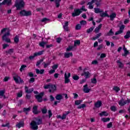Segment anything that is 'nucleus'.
Returning <instances> with one entry per match:
<instances>
[{
	"label": "nucleus",
	"mask_w": 130,
	"mask_h": 130,
	"mask_svg": "<svg viewBox=\"0 0 130 130\" xmlns=\"http://www.w3.org/2000/svg\"><path fill=\"white\" fill-rule=\"evenodd\" d=\"M36 121H32L30 123V128L33 130H37L38 129V125L40 124H42V119L35 118Z\"/></svg>",
	"instance_id": "nucleus-1"
},
{
	"label": "nucleus",
	"mask_w": 130,
	"mask_h": 130,
	"mask_svg": "<svg viewBox=\"0 0 130 130\" xmlns=\"http://www.w3.org/2000/svg\"><path fill=\"white\" fill-rule=\"evenodd\" d=\"M14 6L16 7V10L19 11L22 8H24L25 2H24V0H16Z\"/></svg>",
	"instance_id": "nucleus-2"
},
{
	"label": "nucleus",
	"mask_w": 130,
	"mask_h": 130,
	"mask_svg": "<svg viewBox=\"0 0 130 130\" xmlns=\"http://www.w3.org/2000/svg\"><path fill=\"white\" fill-rule=\"evenodd\" d=\"M19 14L20 16H23V17H28V16H31L32 15V13L30 11H26L25 10H21Z\"/></svg>",
	"instance_id": "nucleus-3"
},
{
	"label": "nucleus",
	"mask_w": 130,
	"mask_h": 130,
	"mask_svg": "<svg viewBox=\"0 0 130 130\" xmlns=\"http://www.w3.org/2000/svg\"><path fill=\"white\" fill-rule=\"evenodd\" d=\"M9 36H10V33L5 34L2 37L3 41H5L7 43H11V39L9 38Z\"/></svg>",
	"instance_id": "nucleus-4"
},
{
	"label": "nucleus",
	"mask_w": 130,
	"mask_h": 130,
	"mask_svg": "<svg viewBox=\"0 0 130 130\" xmlns=\"http://www.w3.org/2000/svg\"><path fill=\"white\" fill-rule=\"evenodd\" d=\"M82 12L80 9H75L74 12L72 13V16L73 18H75V17H78V16L80 15Z\"/></svg>",
	"instance_id": "nucleus-5"
},
{
	"label": "nucleus",
	"mask_w": 130,
	"mask_h": 130,
	"mask_svg": "<svg viewBox=\"0 0 130 130\" xmlns=\"http://www.w3.org/2000/svg\"><path fill=\"white\" fill-rule=\"evenodd\" d=\"M13 79H14L15 83H16V84H20V83H24V80H23V79H21V77H20V76H19L18 75L14 76Z\"/></svg>",
	"instance_id": "nucleus-6"
},
{
	"label": "nucleus",
	"mask_w": 130,
	"mask_h": 130,
	"mask_svg": "<svg viewBox=\"0 0 130 130\" xmlns=\"http://www.w3.org/2000/svg\"><path fill=\"white\" fill-rule=\"evenodd\" d=\"M119 105L120 106H124L125 104H128V103H130V100L127 99V100L124 101V99L123 98H121V100L118 102Z\"/></svg>",
	"instance_id": "nucleus-7"
},
{
	"label": "nucleus",
	"mask_w": 130,
	"mask_h": 130,
	"mask_svg": "<svg viewBox=\"0 0 130 130\" xmlns=\"http://www.w3.org/2000/svg\"><path fill=\"white\" fill-rule=\"evenodd\" d=\"M44 52V51H40L38 52H36L34 53V55L29 56V59L31 60L34 58V57H36V56H38V55H42L43 54V53Z\"/></svg>",
	"instance_id": "nucleus-8"
},
{
	"label": "nucleus",
	"mask_w": 130,
	"mask_h": 130,
	"mask_svg": "<svg viewBox=\"0 0 130 130\" xmlns=\"http://www.w3.org/2000/svg\"><path fill=\"white\" fill-rule=\"evenodd\" d=\"M44 96V92H41L39 94L36 95V99H37L38 102H42L43 100L42 96Z\"/></svg>",
	"instance_id": "nucleus-9"
},
{
	"label": "nucleus",
	"mask_w": 130,
	"mask_h": 130,
	"mask_svg": "<svg viewBox=\"0 0 130 130\" xmlns=\"http://www.w3.org/2000/svg\"><path fill=\"white\" fill-rule=\"evenodd\" d=\"M71 77V73H68V75H67V73L64 74V83L65 84H69L71 82V80L69 79Z\"/></svg>",
	"instance_id": "nucleus-10"
},
{
	"label": "nucleus",
	"mask_w": 130,
	"mask_h": 130,
	"mask_svg": "<svg viewBox=\"0 0 130 130\" xmlns=\"http://www.w3.org/2000/svg\"><path fill=\"white\" fill-rule=\"evenodd\" d=\"M86 70H87V69H85L83 70V73L81 74V76H84L85 79H88L90 78V72H89V71L86 72Z\"/></svg>",
	"instance_id": "nucleus-11"
},
{
	"label": "nucleus",
	"mask_w": 130,
	"mask_h": 130,
	"mask_svg": "<svg viewBox=\"0 0 130 130\" xmlns=\"http://www.w3.org/2000/svg\"><path fill=\"white\" fill-rule=\"evenodd\" d=\"M50 2H51V3H53V2H55L56 8H59L61 0H50Z\"/></svg>",
	"instance_id": "nucleus-12"
},
{
	"label": "nucleus",
	"mask_w": 130,
	"mask_h": 130,
	"mask_svg": "<svg viewBox=\"0 0 130 130\" xmlns=\"http://www.w3.org/2000/svg\"><path fill=\"white\" fill-rule=\"evenodd\" d=\"M100 16L101 17V18H105V17L109 18V15L107 13V11H105V12L104 11H103V12H101Z\"/></svg>",
	"instance_id": "nucleus-13"
},
{
	"label": "nucleus",
	"mask_w": 130,
	"mask_h": 130,
	"mask_svg": "<svg viewBox=\"0 0 130 130\" xmlns=\"http://www.w3.org/2000/svg\"><path fill=\"white\" fill-rule=\"evenodd\" d=\"M95 0H92L91 2H89L87 3V6H88L89 9H90V10H93V9H94V6H93V4H94L95 3Z\"/></svg>",
	"instance_id": "nucleus-14"
},
{
	"label": "nucleus",
	"mask_w": 130,
	"mask_h": 130,
	"mask_svg": "<svg viewBox=\"0 0 130 130\" xmlns=\"http://www.w3.org/2000/svg\"><path fill=\"white\" fill-rule=\"evenodd\" d=\"M123 50L124 51V53L122 54V56H126L128 54H129V52L125 48V46H123Z\"/></svg>",
	"instance_id": "nucleus-15"
},
{
	"label": "nucleus",
	"mask_w": 130,
	"mask_h": 130,
	"mask_svg": "<svg viewBox=\"0 0 130 130\" xmlns=\"http://www.w3.org/2000/svg\"><path fill=\"white\" fill-rule=\"evenodd\" d=\"M55 90H56V86L55 85L51 84L49 90L50 93H53Z\"/></svg>",
	"instance_id": "nucleus-16"
},
{
	"label": "nucleus",
	"mask_w": 130,
	"mask_h": 130,
	"mask_svg": "<svg viewBox=\"0 0 130 130\" xmlns=\"http://www.w3.org/2000/svg\"><path fill=\"white\" fill-rule=\"evenodd\" d=\"M25 93L27 94H31L34 91V88H31L29 89L27 86L25 87Z\"/></svg>",
	"instance_id": "nucleus-17"
},
{
	"label": "nucleus",
	"mask_w": 130,
	"mask_h": 130,
	"mask_svg": "<svg viewBox=\"0 0 130 130\" xmlns=\"http://www.w3.org/2000/svg\"><path fill=\"white\" fill-rule=\"evenodd\" d=\"M3 5H7V6H11L12 5V0H4L2 2Z\"/></svg>",
	"instance_id": "nucleus-18"
},
{
	"label": "nucleus",
	"mask_w": 130,
	"mask_h": 130,
	"mask_svg": "<svg viewBox=\"0 0 130 130\" xmlns=\"http://www.w3.org/2000/svg\"><path fill=\"white\" fill-rule=\"evenodd\" d=\"M91 89L88 88V84H85L83 86V91L84 93H89Z\"/></svg>",
	"instance_id": "nucleus-19"
},
{
	"label": "nucleus",
	"mask_w": 130,
	"mask_h": 130,
	"mask_svg": "<svg viewBox=\"0 0 130 130\" xmlns=\"http://www.w3.org/2000/svg\"><path fill=\"white\" fill-rule=\"evenodd\" d=\"M36 72L37 75H43L44 74V69H41V70H39L38 69H36Z\"/></svg>",
	"instance_id": "nucleus-20"
},
{
	"label": "nucleus",
	"mask_w": 130,
	"mask_h": 130,
	"mask_svg": "<svg viewBox=\"0 0 130 130\" xmlns=\"http://www.w3.org/2000/svg\"><path fill=\"white\" fill-rule=\"evenodd\" d=\"M102 105V102H101V101H98L97 102H96L94 104V106L96 108H99L100 107H101Z\"/></svg>",
	"instance_id": "nucleus-21"
},
{
	"label": "nucleus",
	"mask_w": 130,
	"mask_h": 130,
	"mask_svg": "<svg viewBox=\"0 0 130 130\" xmlns=\"http://www.w3.org/2000/svg\"><path fill=\"white\" fill-rule=\"evenodd\" d=\"M109 17L111 21H113L115 18H116V14L115 13H112L109 15Z\"/></svg>",
	"instance_id": "nucleus-22"
},
{
	"label": "nucleus",
	"mask_w": 130,
	"mask_h": 130,
	"mask_svg": "<svg viewBox=\"0 0 130 130\" xmlns=\"http://www.w3.org/2000/svg\"><path fill=\"white\" fill-rule=\"evenodd\" d=\"M38 107L37 106H35L32 108V112L34 114H38Z\"/></svg>",
	"instance_id": "nucleus-23"
},
{
	"label": "nucleus",
	"mask_w": 130,
	"mask_h": 130,
	"mask_svg": "<svg viewBox=\"0 0 130 130\" xmlns=\"http://www.w3.org/2000/svg\"><path fill=\"white\" fill-rule=\"evenodd\" d=\"M124 28H125V26H124V25H122L120 27L119 30L116 31L115 33H122L123 32V30H124Z\"/></svg>",
	"instance_id": "nucleus-24"
},
{
	"label": "nucleus",
	"mask_w": 130,
	"mask_h": 130,
	"mask_svg": "<svg viewBox=\"0 0 130 130\" xmlns=\"http://www.w3.org/2000/svg\"><path fill=\"white\" fill-rule=\"evenodd\" d=\"M117 63H118V67L120 69H123V67H124L123 63H122V62H120V60H117Z\"/></svg>",
	"instance_id": "nucleus-25"
},
{
	"label": "nucleus",
	"mask_w": 130,
	"mask_h": 130,
	"mask_svg": "<svg viewBox=\"0 0 130 130\" xmlns=\"http://www.w3.org/2000/svg\"><path fill=\"white\" fill-rule=\"evenodd\" d=\"M94 10L95 14H101V13H103V10H100V8H94Z\"/></svg>",
	"instance_id": "nucleus-26"
},
{
	"label": "nucleus",
	"mask_w": 130,
	"mask_h": 130,
	"mask_svg": "<svg viewBox=\"0 0 130 130\" xmlns=\"http://www.w3.org/2000/svg\"><path fill=\"white\" fill-rule=\"evenodd\" d=\"M49 21H50V19L45 17L41 20V22H42V23H45V24H47V22H49Z\"/></svg>",
	"instance_id": "nucleus-27"
},
{
	"label": "nucleus",
	"mask_w": 130,
	"mask_h": 130,
	"mask_svg": "<svg viewBox=\"0 0 130 130\" xmlns=\"http://www.w3.org/2000/svg\"><path fill=\"white\" fill-rule=\"evenodd\" d=\"M1 33H10V29L8 28H4L1 31Z\"/></svg>",
	"instance_id": "nucleus-28"
},
{
	"label": "nucleus",
	"mask_w": 130,
	"mask_h": 130,
	"mask_svg": "<svg viewBox=\"0 0 130 130\" xmlns=\"http://www.w3.org/2000/svg\"><path fill=\"white\" fill-rule=\"evenodd\" d=\"M64 56L66 58H69V57H70V56H73V53H65L64 54Z\"/></svg>",
	"instance_id": "nucleus-29"
},
{
	"label": "nucleus",
	"mask_w": 130,
	"mask_h": 130,
	"mask_svg": "<svg viewBox=\"0 0 130 130\" xmlns=\"http://www.w3.org/2000/svg\"><path fill=\"white\" fill-rule=\"evenodd\" d=\"M62 98V95L60 94H57L55 96L56 100H61Z\"/></svg>",
	"instance_id": "nucleus-30"
},
{
	"label": "nucleus",
	"mask_w": 130,
	"mask_h": 130,
	"mask_svg": "<svg viewBox=\"0 0 130 130\" xmlns=\"http://www.w3.org/2000/svg\"><path fill=\"white\" fill-rule=\"evenodd\" d=\"M20 38V37L19 35H17L15 36V37L14 39L15 43H18L19 41H20V40L19 39Z\"/></svg>",
	"instance_id": "nucleus-31"
},
{
	"label": "nucleus",
	"mask_w": 130,
	"mask_h": 130,
	"mask_svg": "<svg viewBox=\"0 0 130 130\" xmlns=\"http://www.w3.org/2000/svg\"><path fill=\"white\" fill-rule=\"evenodd\" d=\"M100 116H108V113L106 111H103L99 113Z\"/></svg>",
	"instance_id": "nucleus-32"
},
{
	"label": "nucleus",
	"mask_w": 130,
	"mask_h": 130,
	"mask_svg": "<svg viewBox=\"0 0 130 130\" xmlns=\"http://www.w3.org/2000/svg\"><path fill=\"white\" fill-rule=\"evenodd\" d=\"M101 28H102V24H99V26L96 27L94 31L95 32H99V30H100V29H101Z\"/></svg>",
	"instance_id": "nucleus-33"
},
{
	"label": "nucleus",
	"mask_w": 130,
	"mask_h": 130,
	"mask_svg": "<svg viewBox=\"0 0 130 130\" xmlns=\"http://www.w3.org/2000/svg\"><path fill=\"white\" fill-rule=\"evenodd\" d=\"M101 0H95L94 3L96 6V7L98 8L101 5Z\"/></svg>",
	"instance_id": "nucleus-34"
},
{
	"label": "nucleus",
	"mask_w": 130,
	"mask_h": 130,
	"mask_svg": "<svg viewBox=\"0 0 130 130\" xmlns=\"http://www.w3.org/2000/svg\"><path fill=\"white\" fill-rule=\"evenodd\" d=\"M14 53V49H10L6 51V53H8V54H12V53Z\"/></svg>",
	"instance_id": "nucleus-35"
},
{
	"label": "nucleus",
	"mask_w": 130,
	"mask_h": 130,
	"mask_svg": "<svg viewBox=\"0 0 130 130\" xmlns=\"http://www.w3.org/2000/svg\"><path fill=\"white\" fill-rule=\"evenodd\" d=\"M17 127H18V128H20V127H24V123L23 122H19L17 124H16Z\"/></svg>",
	"instance_id": "nucleus-36"
},
{
	"label": "nucleus",
	"mask_w": 130,
	"mask_h": 130,
	"mask_svg": "<svg viewBox=\"0 0 130 130\" xmlns=\"http://www.w3.org/2000/svg\"><path fill=\"white\" fill-rule=\"evenodd\" d=\"M113 90L114 91H115L116 93H118V92L120 90V88H119V87H118V86H114Z\"/></svg>",
	"instance_id": "nucleus-37"
},
{
	"label": "nucleus",
	"mask_w": 130,
	"mask_h": 130,
	"mask_svg": "<svg viewBox=\"0 0 130 130\" xmlns=\"http://www.w3.org/2000/svg\"><path fill=\"white\" fill-rule=\"evenodd\" d=\"M100 36H101V33L97 34L95 37L92 38V40H96V39H98V38H99Z\"/></svg>",
	"instance_id": "nucleus-38"
},
{
	"label": "nucleus",
	"mask_w": 130,
	"mask_h": 130,
	"mask_svg": "<svg viewBox=\"0 0 130 130\" xmlns=\"http://www.w3.org/2000/svg\"><path fill=\"white\" fill-rule=\"evenodd\" d=\"M102 120L103 122H107V121L110 120V118H102Z\"/></svg>",
	"instance_id": "nucleus-39"
},
{
	"label": "nucleus",
	"mask_w": 130,
	"mask_h": 130,
	"mask_svg": "<svg viewBox=\"0 0 130 130\" xmlns=\"http://www.w3.org/2000/svg\"><path fill=\"white\" fill-rule=\"evenodd\" d=\"M91 83L92 84H97V79H96L95 76H94V78L91 79Z\"/></svg>",
	"instance_id": "nucleus-40"
},
{
	"label": "nucleus",
	"mask_w": 130,
	"mask_h": 130,
	"mask_svg": "<svg viewBox=\"0 0 130 130\" xmlns=\"http://www.w3.org/2000/svg\"><path fill=\"white\" fill-rule=\"evenodd\" d=\"M78 60L76 58H72L71 59V63L76 64L77 63Z\"/></svg>",
	"instance_id": "nucleus-41"
},
{
	"label": "nucleus",
	"mask_w": 130,
	"mask_h": 130,
	"mask_svg": "<svg viewBox=\"0 0 130 130\" xmlns=\"http://www.w3.org/2000/svg\"><path fill=\"white\" fill-rule=\"evenodd\" d=\"M80 44H81V41L80 40H76L74 42V46L80 45Z\"/></svg>",
	"instance_id": "nucleus-42"
},
{
	"label": "nucleus",
	"mask_w": 130,
	"mask_h": 130,
	"mask_svg": "<svg viewBox=\"0 0 130 130\" xmlns=\"http://www.w3.org/2000/svg\"><path fill=\"white\" fill-rule=\"evenodd\" d=\"M82 28V25L80 24H78L75 27L76 30H80Z\"/></svg>",
	"instance_id": "nucleus-43"
},
{
	"label": "nucleus",
	"mask_w": 130,
	"mask_h": 130,
	"mask_svg": "<svg viewBox=\"0 0 130 130\" xmlns=\"http://www.w3.org/2000/svg\"><path fill=\"white\" fill-rule=\"evenodd\" d=\"M45 44H46V42H41V43H39L40 46L41 47H43L44 48V46H45Z\"/></svg>",
	"instance_id": "nucleus-44"
},
{
	"label": "nucleus",
	"mask_w": 130,
	"mask_h": 130,
	"mask_svg": "<svg viewBox=\"0 0 130 130\" xmlns=\"http://www.w3.org/2000/svg\"><path fill=\"white\" fill-rule=\"evenodd\" d=\"M43 60H44L43 59H41L39 61H38L37 62V64H36L37 67H38V66H40V64H41V62H43Z\"/></svg>",
	"instance_id": "nucleus-45"
},
{
	"label": "nucleus",
	"mask_w": 130,
	"mask_h": 130,
	"mask_svg": "<svg viewBox=\"0 0 130 130\" xmlns=\"http://www.w3.org/2000/svg\"><path fill=\"white\" fill-rule=\"evenodd\" d=\"M29 110H31V107H29L28 108H23L24 112H27L29 111Z\"/></svg>",
	"instance_id": "nucleus-46"
},
{
	"label": "nucleus",
	"mask_w": 130,
	"mask_h": 130,
	"mask_svg": "<svg viewBox=\"0 0 130 130\" xmlns=\"http://www.w3.org/2000/svg\"><path fill=\"white\" fill-rule=\"evenodd\" d=\"M73 80H74L75 81H78V80H79V79H80V77H79L77 75H74L73 77Z\"/></svg>",
	"instance_id": "nucleus-47"
},
{
	"label": "nucleus",
	"mask_w": 130,
	"mask_h": 130,
	"mask_svg": "<svg viewBox=\"0 0 130 130\" xmlns=\"http://www.w3.org/2000/svg\"><path fill=\"white\" fill-rule=\"evenodd\" d=\"M85 6H82V7L79 9L81 12L83 11V12H87V9H85Z\"/></svg>",
	"instance_id": "nucleus-48"
},
{
	"label": "nucleus",
	"mask_w": 130,
	"mask_h": 130,
	"mask_svg": "<svg viewBox=\"0 0 130 130\" xmlns=\"http://www.w3.org/2000/svg\"><path fill=\"white\" fill-rule=\"evenodd\" d=\"M5 92L6 91L5 90H0V98H2V97L4 96Z\"/></svg>",
	"instance_id": "nucleus-49"
},
{
	"label": "nucleus",
	"mask_w": 130,
	"mask_h": 130,
	"mask_svg": "<svg viewBox=\"0 0 130 130\" xmlns=\"http://www.w3.org/2000/svg\"><path fill=\"white\" fill-rule=\"evenodd\" d=\"M94 26H92V27L89 28V29H88L87 30V33H90V32H92V31H93L94 30Z\"/></svg>",
	"instance_id": "nucleus-50"
},
{
	"label": "nucleus",
	"mask_w": 130,
	"mask_h": 130,
	"mask_svg": "<svg viewBox=\"0 0 130 130\" xmlns=\"http://www.w3.org/2000/svg\"><path fill=\"white\" fill-rule=\"evenodd\" d=\"M25 68H27V66L26 65H22L21 66V68L20 69V72H22V71H24Z\"/></svg>",
	"instance_id": "nucleus-51"
},
{
	"label": "nucleus",
	"mask_w": 130,
	"mask_h": 130,
	"mask_svg": "<svg viewBox=\"0 0 130 130\" xmlns=\"http://www.w3.org/2000/svg\"><path fill=\"white\" fill-rule=\"evenodd\" d=\"M2 127H7L8 128H10V123H7L6 124H2Z\"/></svg>",
	"instance_id": "nucleus-52"
},
{
	"label": "nucleus",
	"mask_w": 130,
	"mask_h": 130,
	"mask_svg": "<svg viewBox=\"0 0 130 130\" xmlns=\"http://www.w3.org/2000/svg\"><path fill=\"white\" fill-rule=\"evenodd\" d=\"M87 24V21L86 20H82L80 21V25H85Z\"/></svg>",
	"instance_id": "nucleus-53"
},
{
	"label": "nucleus",
	"mask_w": 130,
	"mask_h": 130,
	"mask_svg": "<svg viewBox=\"0 0 130 130\" xmlns=\"http://www.w3.org/2000/svg\"><path fill=\"white\" fill-rule=\"evenodd\" d=\"M43 63H44V68H45V69H46V68L48 66H49L50 64V62H48V63H45V62H43Z\"/></svg>",
	"instance_id": "nucleus-54"
},
{
	"label": "nucleus",
	"mask_w": 130,
	"mask_h": 130,
	"mask_svg": "<svg viewBox=\"0 0 130 130\" xmlns=\"http://www.w3.org/2000/svg\"><path fill=\"white\" fill-rule=\"evenodd\" d=\"M42 112L43 114H45L47 113V109H46V108L42 109Z\"/></svg>",
	"instance_id": "nucleus-55"
},
{
	"label": "nucleus",
	"mask_w": 130,
	"mask_h": 130,
	"mask_svg": "<svg viewBox=\"0 0 130 130\" xmlns=\"http://www.w3.org/2000/svg\"><path fill=\"white\" fill-rule=\"evenodd\" d=\"M85 107H86V105L83 104L81 106H78L77 108L78 109H81V108H85Z\"/></svg>",
	"instance_id": "nucleus-56"
},
{
	"label": "nucleus",
	"mask_w": 130,
	"mask_h": 130,
	"mask_svg": "<svg viewBox=\"0 0 130 130\" xmlns=\"http://www.w3.org/2000/svg\"><path fill=\"white\" fill-rule=\"evenodd\" d=\"M130 37V34L129 33H126V35L124 36V38L125 39H128Z\"/></svg>",
	"instance_id": "nucleus-57"
},
{
	"label": "nucleus",
	"mask_w": 130,
	"mask_h": 130,
	"mask_svg": "<svg viewBox=\"0 0 130 130\" xmlns=\"http://www.w3.org/2000/svg\"><path fill=\"white\" fill-rule=\"evenodd\" d=\"M82 102V101L77 100L75 101V105H80Z\"/></svg>",
	"instance_id": "nucleus-58"
},
{
	"label": "nucleus",
	"mask_w": 130,
	"mask_h": 130,
	"mask_svg": "<svg viewBox=\"0 0 130 130\" xmlns=\"http://www.w3.org/2000/svg\"><path fill=\"white\" fill-rule=\"evenodd\" d=\"M107 128H110L111 127H112V122H110L107 125Z\"/></svg>",
	"instance_id": "nucleus-59"
},
{
	"label": "nucleus",
	"mask_w": 130,
	"mask_h": 130,
	"mask_svg": "<svg viewBox=\"0 0 130 130\" xmlns=\"http://www.w3.org/2000/svg\"><path fill=\"white\" fill-rule=\"evenodd\" d=\"M58 68V64H54L52 67L53 70H56Z\"/></svg>",
	"instance_id": "nucleus-60"
},
{
	"label": "nucleus",
	"mask_w": 130,
	"mask_h": 130,
	"mask_svg": "<svg viewBox=\"0 0 130 130\" xmlns=\"http://www.w3.org/2000/svg\"><path fill=\"white\" fill-rule=\"evenodd\" d=\"M111 110L112 111H114V112H115V111H116V107H115L114 106H113L111 107Z\"/></svg>",
	"instance_id": "nucleus-61"
},
{
	"label": "nucleus",
	"mask_w": 130,
	"mask_h": 130,
	"mask_svg": "<svg viewBox=\"0 0 130 130\" xmlns=\"http://www.w3.org/2000/svg\"><path fill=\"white\" fill-rule=\"evenodd\" d=\"M29 83H34L35 82V78H31L28 81Z\"/></svg>",
	"instance_id": "nucleus-62"
},
{
	"label": "nucleus",
	"mask_w": 130,
	"mask_h": 130,
	"mask_svg": "<svg viewBox=\"0 0 130 130\" xmlns=\"http://www.w3.org/2000/svg\"><path fill=\"white\" fill-rule=\"evenodd\" d=\"M63 28L64 31H66V32H68V31H70L69 26H63Z\"/></svg>",
	"instance_id": "nucleus-63"
},
{
	"label": "nucleus",
	"mask_w": 130,
	"mask_h": 130,
	"mask_svg": "<svg viewBox=\"0 0 130 130\" xmlns=\"http://www.w3.org/2000/svg\"><path fill=\"white\" fill-rule=\"evenodd\" d=\"M73 48H74V47L73 46H69L68 48H67V51H71V50H72V49H73Z\"/></svg>",
	"instance_id": "nucleus-64"
}]
</instances>
